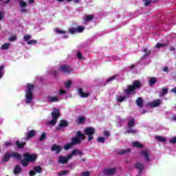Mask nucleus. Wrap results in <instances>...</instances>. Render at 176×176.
<instances>
[{"instance_id": "nucleus-19", "label": "nucleus", "mask_w": 176, "mask_h": 176, "mask_svg": "<svg viewBox=\"0 0 176 176\" xmlns=\"http://www.w3.org/2000/svg\"><path fill=\"white\" fill-rule=\"evenodd\" d=\"M78 93V95L82 98H87V97H89V96H90V93L84 92L83 89H79Z\"/></svg>"}, {"instance_id": "nucleus-35", "label": "nucleus", "mask_w": 176, "mask_h": 176, "mask_svg": "<svg viewBox=\"0 0 176 176\" xmlns=\"http://www.w3.org/2000/svg\"><path fill=\"white\" fill-rule=\"evenodd\" d=\"M76 57L78 60H85V56H83V54H82V52H77Z\"/></svg>"}, {"instance_id": "nucleus-64", "label": "nucleus", "mask_w": 176, "mask_h": 176, "mask_svg": "<svg viewBox=\"0 0 176 176\" xmlns=\"http://www.w3.org/2000/svg\"><path fill=\"white\" fill-rule=\"evenodd\" d=\"M146 52H148V49L144 48V49H143V52H144V53H146Z\"/></svg>"}, {"instance_id": "nucleus-32", "label": "nucleus", "mask_w": 176, "mask_h": 176, "mask_svg": "<svg viewBox=\"0 0 176 176\" xmlns=\"http://www.w3.org/2000/svg\"><path fill=\"white\" fill-rule=\"evenodd\" d=\"M132 146L135 147V148H142V144L138 142H133L132 143Z\"/></svg>"}, {"instance_id": "nucleus-55", "label": "nucleus", "mask_w": 176, "mask_h": 176, "mask_svg": "<svg viewBox=\"0 0 176 176\" xmlns=\"http://www.w3.org/2000/svg\"><path fill=\"white\" fill-rule=\"evenodd\" d=\"M82 176H89L90 173L89 172H84L82 173Z\"/></svg>"}, {"instance_id": "nucleus-51", "label": "nucleus", "mask_w": 176, "mask_h": 176, "mask_svg": "<svg viewBox=\"0 0 176 176\" xmlns=\"http://www.w3.org/2000/svg\"><path fill=\"white\" fill-rule=\"evenodd\" d=\"M105 138L104 137H100L98 138V142H104Z\"/></svg>"}, {"instance_id": "nucleus-45", "label": "nucleus", "mask_w": 176, "mask_h": 176, "mask_svg": "<svg viewBox=\"0 0 176 176\" xmlns=\"http://www.w3.org/2000/svg\"><path fill=\"white\" fill-rule=\"evenodd\" d=\"M17 39V36L16 35H12L9 38L10 42H14Z\"/></svg>"}, {"instance_id": "nucleus-4", "label": "nucleus", "mask_w": 176, "mask_h": 176, "mask_svg": "<svg viewBox=\"0 0 176 176\" xmlns=\"http://www.w3.org/2000/svg\"><path fill=\"white\" fill-rule=\"evenodd\" d=\"M72 71H74V69H72L71 66H69L68 65H62L60 66L58 70L52 71V75L54 76H57L58 75H60V72H62L63 74H71Z\"/></svg>"}, {"instance_id": "nucleus-42", "label": "nucleus", "mask_w": 176, "mask_h": 176, "mask_svg": "<svg viewBox=\"0 0 176 176\" xmlns=\"http://www.w3.org/2000/svg\"><path fill=\"white\" fill-rule=\"evenodd\" d=\"M5 68V66L1 65L0 66V79L2 78V76H3V69Z\"/></svg>"}, {"instance_id": "nucleus-50", "label": "nucleus", "mask_w": 176, "mask_h": 176, "mask_svg": "<svg viewBox=\"0 0 176 176\" xmlns=\"http://www.w3.org/2000/svg\"><path fill=\"white\" fill-rule=\"evenodd\" d=\"M69 32L70 34H76V32H78L76 31V28L75 29L74 28H72L69 29Z\"/></svg>"}, {"instance_id": "nucleus-62", "label": "nucleus", "mask_w": 176, "mask_h": 176, "mask_svg": "<svg viewBox=\"0 0 176 176\" xmlns=\"http://www.w3.org/2000/svg\"><path fill=\"white\" fill-rule=\"evenodd\" d=\"M170 50L171 52H175V47H171L170 48Z\"/></svg>"}, {"instance_id": "nucleus-61", "label": "nucleus", "mask_w": 176, "mask_h": 176, "mask_svg": "<svg viewBox=\"0 0 176 176\" xmlns=\"http://www.w3.org/2000/svg\"><path fill=\"white\" fill-rule=\"evenodd\" d=\"M170 91H171L172 93H176V87L170 90Z\"/></svg>"}, {"instance_id": "nucleus-38", "label": "nucleus", "mask_w": 176, "mask_h": 176, "mask_svg": "<svg viewBox=\"0 0 176 176\" xmlns=\"http://www.w3.org/2000/svg\"><path fill=\"white\" fill-rule=\"evenodd\" d=\"M38 43V40L32 39L27 42V45H36Z\"/></svg>"}, {"instance_id": "nucleus-31", "label": "nucleus", "mask_w": 176, "mask_h": 176, "mask_svg": "<svg viewBox=\"0 0 176 176\" xmlns=\"http://www.w3.org/2000/svg\"><path fill=\"white\" fill-rule=\"evenodd\" d=\"M15 144H16L17 148H23V146H24L25 145V142L21 143L20 141H19V140H16Z\"/></svg>"}, {"instance_id": "nucleus-24", "label": "nucleus", "mask_w": 176, "mask_h": 176, "mask_svg": "<svg viewBox=\"0 0 176 176\" xmlns=\"http://www.w3.org/2000/svg\"><path fill=\"white\" fill-rule=\"evenodd\" d=\"M156 82H157V78L156 77L150 78L148 81L149 86H153Z\"/></svg>"}, {"instance_id": "nucleus-14", "label": "nucleus", "mask_w": 176, "mask_h": 176, "mask_svg": "<svg viewBox=\"0 0 176 176\" xmlns=\"http://www.w3.org/2000/svg\"><path fill=\"white\" fill-rule=\"evenodd\" d=\"M76 155H80L82 156V151H79L78 149H74L72 153L67 155V159H72L74 156H76Z\"/></svg>"}, {"instance_id": "nucleus-12", "label": "nucleus", "mask_w": 176, "mask_h": 176, "mask_svg": "<svg viewBox=\"0 0 176 176\" xmlns=\"http://www.w3.org/2000/svg\"><path fill=\"white\" fill-rule=\"evenodd\" d=\"M140 155L144 157L145 162H151V159L149 158V151L148 150L142 151L140 153Z\"/></svg>"}, {"instance_id": "nucleus-34", "label": "nucleus", "mask_w": 176, "mask_h": 176, "mask_svg": "<svg viewBox=\"0 0 176 176\" xmlns=\"http://www.w3.org/2000/svg\"><path fill=\"white\" fill-rule=\"evenodd\" d=\"M135 123V121L134 120V118H131L128 122V126L129 127H133Z\"/></svg>"}, {"instance_id": "nucleus-36", "label": "nucleus", "mask_w": 176, "mask_h": 176, "mask_svg": "<svg viewBox=\"0 0 176 176\" xmlns=\"http://www.w3.org/2000/svg\"><path fill=\"white\" fill-rule=\"evenodd\" d=\"M131 150L130 148H128L126 150H122V151H118V154L119 155H125V153H129V152H131Z\"/></svg>"}, {"instance_id": "nucleus-29", "label": "nucleus", "mask_w": 176, "mask_h": 176, "mask_svg": "<svg viewBox=\"0 0 176 176\" xmlns=\"http://www.w3.org/2000/svg\"><path fill=\"white\" fill-rule=\"evenodd\" d=\"M72 85V80H68L67 81L65 82V89H69V87H71Z\"/></svg>"}, {"instance_id": "nucleus-26", "label": "nucleus", "mask_w": 176, "mask_h": 176, "mask_svg": "<svg viewBox=\"0 0 176 176\" xmlns=\"http://www.w3.org/2000/svg\"><path fill=\"white\" fill-rule=\"evenodd\" d=\"M21 173V167L20 166L16 165L14 169V174L17 175Z\"/></svg>"}, {"instance_id": "nucleus-53", "label": "nucleus", "mask_w": 176, "mask_h": 176, "mask_svg": "<svg viewBox=\"0 0 176 176\" xmlns=\"http://www.w3.org/2000/svg\"><path fill=\"white\" fill-rule=\"evenodd\" d=\"M145 6H149L151 5V1L146 0L144 2Z\"/></svg>"}, {"instance_id": "nucleus-17", "label": "nucleus", "mask_w": 176, "mask_h": 176, "mask_svg": "<svg viewBox=\"0 0 176 176\" xmlns=\"http://www.w3.org/2000/svg\"><path fill=\"white\" fill-rule=\"evenodd\" d=\"M92 19H94V16H93V15H86L83 18V23L84 24H89V21H91Z\"/></svg>"}, {"instance_id": "nucleus-59", "label": "nucleus", "mask_w": 176, "mask_h": 176, "mask_svg": "<svg viewBox=\"0 0 176 176\" xmlns=\"http://www.w3.org/2000/svg\"><path fill=\"white\" fill-rule=\"evenodd\" d=\"M28 3H29L30 5H31V4H32V3H35V1H34V0H29V1H28Z\"/></svg>"}, {"instance_id": "nucleus-30", "label": "nucleus", "mask_w": 176, "mask_h": 176, "mask_svg": "<svg viewBox=\"0 0 176 176\" xmlns=\"http://www.w3.org/2000/svg\"><path fill=\"white\" fill-rule=\"evenodd\" d=\"M124 100H126V96H117V101H118V102H123V101H124Z\"/></svg>"}, {"instance_id": "nucleus-47", "label": "nucleus", "mask_w": 176, "mask_h": 176, "mask_svg": "<svg viewBox=\"0 0 176 176\" xmlns=\"http://www.w3.org/2000/svg\"><path fill=\"white\" fill-rule=\"evenodd\" d=\"M46 138V133H43L39 138L40 141H43V140H45Z\"/></svg>"}, {"instance_id": "nucleus-8", "label": "nucleus", "mask_w": 176, "mask_h": 176, "mask_svg": "<svg viewBox=\"0 0 176 176\" xmlns=\"http://www.w3.org/2000/svg\"><path fill=\"white\" fill-rule=\"evenodd\" d=\"M10 157H14V159H17L18 160H21V155L17 153H6L3 158V162H8Z\"/></svg>"}, {"instance_id": "nucleus-13", "label": "nucleus", "mask_w": 176, "mask_h": 176, "mask_svg": "<svg viewBox=\"0 0 176 176\" xmlns=\"http://www.w3.org/2000/svg\"><path fill=\"white\" fill-rule=\"evenodd\" d=\"M160 104H162V100L160 99H156L152 102H150L148 103V105L151 107L152 108H155L156 107H160Z\"/></svg>"}, {"instance_id": "nucleus-60", "label": "nucleus", "mask_w": 176, "mask_h": 176, "mask_svg": "<svg viewBox=\"0 0 176 176\" xmlns=\"http://www.w3.org/2000/svg\"><path fill=\"white\" fill-rule=\"evenodd\" d=\"M3 17V12H0V21L2 20Z\"/></svg>"}, {"instance_id": "nucleus-20", "label": "nucleus", "mask_w": 176, "mask_h": 176, "mask_svg": "<svg viewBox=\"0 0 176 176\" xmlns=\"http://www.w3.org/2000/svg\"><path fill=\"white\" fill-rule=\"evenodd\" d=\"M166 117L167 118V119H170V120H176V114H173L171 112L166 113Z\"/></svg>"}, {"instance_id": "nucleus-54", "label": "nucleus", "mask_w": 176, "mask_h": 176, "mask_svg": "<svg viewBox=\"0 0 176 176\" xmlns=\"http://www.w3.org/2000/svg\"><path fill=\"white\" fill-rule=\"evenodd\" d=\"M11 0H5L2 2V5H8Z\"/></svg>"}, {"instance_id": "nucleus-57", "label": "nucleus", "mask_w": 176, "mask_h": 176, "mask_svg": "<svg viewBox=\"0 0 176 176\" xmlns=\"http://www.w3.org/2000/svg\"><path fill=\"white\" fill-rule=\"evenodd\" d=\"M104 135H106L107 137H108L109 135V131H104Z\"/></svg>"}, {"instance_id": "nucleus-6", "label": "nucleus", "mask_w": 176, "mask_h": 176, "mask_svg": "<svg viewBox=\"0 0 176 176\" xmlns=\"http://www.w3.org/2000/svg\"><path fill=\"white\" fill-rule=\"evenodd\" d=\"M52 120L47 122V126H56L57 123V119L60 118V110L56 108H54L53 111L52 112Z\"/></svg>"}, {"instance_id": "nucleus-40", "label": "nucleus", "mask_w": 176, "mask_h": 176, "mask_svg": "<svg viewBox=\"0 0 176 176\" xmlns=\"http://www.w3.org/2000/svg\"><path fill=\"white\" fill-rule=\"evenodd\" d=\"M76 30L77 32H83V31L85 30V27L78 26L77 28H76Z\"/></svg>"}, {"instance_id": "nucleus-15", "label": "nucleus", "mask_w": 176, "mask_h": 176, "mask_svg": "<svg viewBox=\"0 0 176 176\" xmlns=\"http://www.w3.org/2000/svg\"><path fill=\"white\" fill-rule=\"evenodd\" d=\"M70 160L71 159H68V155H67V157L60 156L58 157V162L61 164H65V163H68V160Z\"/></svg>"}, {"instance_id": "nucleus-41", "label": "nucleus", "mask_w": 176, "mask_h": 176, "mask_svg": "<svg viewBox=\"0 0 176 176\" xmlns=\"http://www.w3.org/2000/svg\"><path fill=\"white\" fill-rule=\"evenodd\" d=\"M85 120H86V118L85 117H80L78 120V124H82V123H84Z\"/></svg>"}, {"instance_id": "nucleus-44", "label": "nucleus", "mask_w": 176, "mask_h": 176, "mask_svg": "<svg viewBox=\"0 0 176 176\" xmlns=\"http://www.w3.org/2000/svg\"><path fill=\"white\" fill-rule=\"evenodd\" d=\"M67 174H69V170H62L58 173V175L63 176V175H67Z\"/></svg>"}, {"instance_id": "nucleus-21", "label": "nucleus", "mask_w": 176, "mask_h": 176, "mask_svg": "<svg viewBox=\"0 0 176 176\" xmlns=\"http://www.w3.org/2000/svg\"><path fill=\"white\" fill-rule=\"evenodd\" d=\"M135 167L137 170H139V173H142L144 170V164H141L140 162H137L135 164Z\"/></svg>"}, {"instance_id": "nucleus-5", "label": "nucleus", "mask_w": 176, "mask_h": 176, "mask_svg": "<svg viewBox=\"0 0 176 176\" xmlns=\"http://www.w3.org/2000/svg\"><path fill=\"white\" fill-rule=\"evenodd\" d=\"M66 93L67 91L65 90L60 89L59 91V94L48 96L47 98V101L48 102H58V101L61 100V98L60 97V96H64V94H65Z\"/></svg>"}, {"instance_id": "nucleus-52", "label": "nucleus", "mask_w": 176, "mask_h": 176, "mask_svg": "<svg viewBox=\"0 0 176 176\" xmlns=\"http://www.w3.org/2000/svg\"><path fill=\"white\" fill-rule=\"evenodd\" d=\"M170 142L172 144H176V137H174L172 139H170Z\"/></svg>"}, {"instance_id": "nucleus-25", "label": "nucleus", "mask_w": 176, "mask_h": 176, "mask_svg": "<svg viewBox=\"0 0 176 176\" xmlns=\"http://www.w3.org/2000/svg\"><path fill=\"white\" fill-rule=\"evenodd\" d=\"M58 126L59 127H67L68 126V122L64 120H62L60 121Z\"/></svg>"}, {"instance_id": "nucleus-43", "label": "nucleus", "mask_w": 176, "mask_h": 176, "mask_svg": "<svg viewBox=\"0 0 176 176\" xmlns=\"http://www.w3.org/2000/svg\"><path fill=\"white\" fill-rule=\"evenodd\" d=\"M54 32L56 33V34H67V32L64 31V30H61L60 29H55L54 30Z\"/></svg>"}, {"instance_id": "nucleus-22", "label": "nucleus", "mask_w": 176, "mask_h": 176, "mask_svg": "<svg viewBox=\"0 0 176 176\" xmlns=\"http://www.w3.org/2000/svg\"><path fill=\"white\" fill-rule=\"evenodd\" d=\"M168 93V87L162 88L161 91L159 94V97H163Z\"/></svg>"}, {"instance_id": "nucleus-1", "label": "nucleus", "mask_w": 176, "mask_h": 176, "mask_svg": "<svg viewBox=\"0 0 176 176\" xmlns=\"http://www.w3.org/2000/svg\"><path fill=\"white\" fill-rule=\"evenodd\" d=\"M142 87V83L138 80H135L133 82L132 85H128L126 89H124L123 91L126 96H134L138 89Z\"/></svg>"}, {"instance_id": "nucleus-18", "label": "nucleus", "mask_w": 176, "mask_h": 176, "mask_svg": "<svg viewBox=\"0 0 176 176\" xmlns=\"http://www.w3.org/2000/svg\"><path fill=\"white\" fill-rule=\"evenodd\" d=\"M115 171H116L115 168H107L104 171V175H112V174H115Z\"/></svg>"}, {"instance_id": "nucleus-7", "label": "nucleus", "mask_w": 176, "mask_h": 176, "mask_svg": "<svg viewBox=\"0 0 176 176\" xmlns=\"http://www.w3.org/2000/svg\"><path fill=\"white\" fill-rule=\"evenodd\" d=\"M24 157L25 160L21 161V164L23 167H27L30 162H35L36 160V155L35 154L30 155V153H27L24 154Z\"/></svg>"}, {"instance_id": "nucleus-37", "label": "nucleus", "mask_w": 176, "mask_h": 176, "mask_svg": "<svg viewBox=\"0 0 176 176\" xmlns=\"http://www.w3.org/2000/svg\"><path fill=\"white\" fill-rule=\"evenodd\" d=\"M136 104H137L138 107H142V99L141 98H138L136 100Z\"/></svg>"}, {"instance_id": "nucleus-46", "label": "nucleus", "mask_w": 176, "mask_h": 176, "mask_svg": "<svg viewBox=\"0 0 176 176\" xmlns=\"http://www.w3.org/2000/svg\"><path fill=\"white\" fill-rule=\"evenodd\" d=\"M126 133H131V134H135V133H137V130H135V129H128Z\"/></svg>"}, {"instance_id": "nucleus-11", "label": "nucleus", "mask_w": 176, "mask_h": 176, "mask_svg": "<svg viewBox=\"0 0 176 176\" xmlns=\"http://www.w3.org/2000/svg\"><path fill=\"white\" fill-rule=\"evenodd\" d=\"M38 173H42V168L41 166H35L33 168V170H30L29 173L30 176H34Z\"/></svg>"}, {"instance_id": "nucleus-39", "label": "nucleus", "mask_w": 176, "mask_h": 176, "mask_svg": "<svg viewBox=\"0 0 176 176\" xmlns=\"http://www.w3.org/2000/svg\"><path fill=\"white\" fill-rule=\"evenodd\" d=\"M118 78V75L113 76L109 78H107V83H109L110 82H113V80H115V78Z\"/></svg>"}, {"instance_id": "nucleus-56", "label": "nucleus", "mask_w": 176, "mask_h": 176, "mask_svg": "<svg viewBox=\"0 0 176 176\" xmlns=\"http://www.w3.org/2000/svg\"><path fill=\"white\" fill-rule=\"evenodd\" d=\"M5 146H10V145H12V143L9 142H6L4 143Z\"/></svg>"}, {"instance_id": "nucleus-23", "label": "nucleus", "mask_w": 176, "mask_h": 176, "mask_svg": "<svg viewBox=\"0 0 176 176\" xmlns=\"http://www.w3.org/2000/svg\"><path fill=\"white\" fill-rule=\"evenodd\" d=\"M35 134H36V132L35 130H30L28 132V135L26 137V140H28L30 138H32V137H35Z\"/></svg>"}, {"instance_id": "nucleus-3", "label": "nucleus", "mask_w": 176, "mask_h": 176, "mask_svg": "<svg viewBox=\"0 0 176 176\" xmlns=\"http://www.w3.org/2000/svg\"><path fill=\"white\" fill-rule=\"evenodd\" d=\"M85 134L78 131L77 132V137L72 138V142L67 143L65 145V150L68 151V149H69V148H72L73 146L76 145L77 144H80V142H82L81 140H85Z\"/></svg>"}, {"instance_id": "nucleus-49", "label": "nucleus", "mask_w": 176, "mask_h": 176, "mask_svg": "<svg viewBox=\"0 0 176 176\" xmlns=\"http://www.w3.org/2000/svg\"><path fill=\"white\" fill-rule=\"evenodd\" d=\"M149 54H151L150 51H148L146 54H144V56L141 57V60H144V58H145L146 57L149 56Z\"/></svg>"}, {"instance_id": "nucleus-28", "label": "nucleus", "mask_w": 176, "mask_h": 176, "mask_svg": "<svg viewBox=\"0 0 176 176\" xmlns=\"http://www.w3.org/2000/svg\"><path fill=\"white\" fill-rule=\"evenodd\" d=\"M155 138L157 140V141H160V142H166L167 140L166 138L163 136H155Z\"/></svg>"}, {"instance_id": "nucleus-33", "label": "nucleus", "mask_w": 176, "mask_h": 176, "mask_svg": "<svg viewBox=\"0 0 176 176\" xmlns=\"http://www.w3.org/2000/svg\"><path fill=\"white\" fill-rule=\"evenodd\" d=\"M32 38V36L31 34H26L23 36V41L24 42H28Z\"/></svg>"}, {"instance_id": "nucleus-10", "label": "nucleus", "mask_w": 176, "mask_h": 176, "mask_svg": "<svg viewBox=\"0 0 176 176\" xmlns=\"http://www.w3.org/2000/svg\"><path fill=\"white\" fill-rule=\"evenodd\" d=\"M19 3L20 12L21 13H28V10L27 9V3L24 0H18Z\"/></svg>"}, {"instance_id": "nucleus-16", "label": "nucleus", "mask_w": 176, "mask_h": 176, "mask_svg": "<svg viewBox=\"0 0 176 176\" xmlns=\"http://www.w3.org/2000/svg\"><path fill=\"white\" fill-rule=\"evenodd\" d=\"M51 151L52 152H55V153L58 154L61 152V147L57 144H54L51 148Z\"/></svg>"}, {"instance_id": "nucleus-9", "label": "nucleus", "mask_w": 176, "mask_h": 176, "mask_svg": "<svg viewBox=\"0 0 176 176\" xmlns=\"http://www.w3.org/2000/svg\"><path fill=\"white\" fill-rule=\"evenodd\" d=\"M96 131V129L94 128L89 127L85 129L84 133L85 135H88V141H92L93 140V135H94V133Z\"/></svg>"}, {"instance_id": "nucleus-63", "label": "nucleus", "mask_w": 176, "mask_h": 176, "mask_svg": "<svg viewBox=\"0 0 176 176\" xmlns=\"http://www.w3.org/2000/svg\"><path fill=\"white\" fill-rule=\"evenodd\" d=\"M3 123V119L0 117V124H2Z\"/></svg>"}, {"instance_id": "nucleus-2", "label": "nucleus", "mask_w": 176, "mask_h": 176, "mask_svg": "<svg viewBox=\"0 0 176 176\" xmlns=\"http://www.w3.org/2000/svg\"><path fill=\"white\" fill-rule=\"evenodd\" d=\"M34 85L28 84L26 86V89L25 91V99L24 102L26 105H30L34 102Z\"/></svg>"}, {"instance_id": "nucleus-58", "label": "nucleus", "mask_w": 176, "mask_h": 176, "mask_svg": "<svg viewBox=\"0 0 176 176\" xmlns=\"http://www.w3.org/2000/svg\"><path fill=\"white\" fill-rule=\"evenodd\" d=\"M163 71H164V72H168V67H164Z\"/></svg>"}, {"instance_id": "nucleus-48", "label": "nucleus", "mask_w": 176, "mask_h": 176, "mask_svg": "<svg viewBox=\"0 0 176 176\" xmlns=\"http://www.w3.org/2000/svg\"><path fill=\"white\" fill-rule=\"evenodd\" d=\"M166 46V44H162V43H157L155 47L159 49L160 47H164Z\"/></svg>"}, {"instance_id": "nucleus-27", "label": "nucleus", "mask_w": 176, "mask_h": 176, "mask_svg": "<svg viewBox=\"0 0 176 176\" xmlns=\"http://www.w3.org/2000/svg\"><path fill=\"white\" fill-rule=\"evenodd\" d=\"M10 47V43H4L1 47V50H8Z\"/></svg>"}]
</instances>
